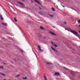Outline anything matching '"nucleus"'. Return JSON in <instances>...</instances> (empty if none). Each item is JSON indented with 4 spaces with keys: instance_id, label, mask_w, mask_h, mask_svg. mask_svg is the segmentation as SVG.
I'll return each mask as SVG.
<instances>
[{
    "instance_id": "obj_1",
    "label": "nucleus",
    "mask_w": 80,
    "mask_h": 80,
    "mask_svg": "<svg viewBox=\"0 0 80 80\" xmlns=\"http://www.w3.org/2000/svg\"><path fill=\"white\" fill-rule=\"evenodd\" d=\"M71 32L73 33V34H74V35L78 34V33H77L76 31H71Z\"/></svg>"
},
{
    "instance_id": "obj_2",
    "label": "nucleus",
    "mask_w": 80,
    "mask_h": 80,
    "mask_svg": "<svg viewBox=\"0 0 80 80\" xmlns=\"http://www.w3.org/2000/svg\"><path fill=\"white\" fill-rule=\"evenodd\" d=\"M38 47L39 48V50L40 52H43V50L41 49V47H40V46L39 45L38 46Z\"/></svg>"
},
{
    "instance_id": "obj_3",
    "label": "nucleus",
    "mask_w": 80,
    "mask_h": 80,
    "mask_svg": "<svg viewBox=\"0 0 80 80\" xmlns=\"http://www.w3.org/2000/svg\"><path fill=\"white\" fill-rule=\"evenodd\" d=\"M2 25H4V26H7V25H8L7 23H2Z\"/></svg>"
},
{
    "instance_id": "obj_4",
    "label": "nucleus",
    "mask_w": 80,
    "mask_h": 80,
    "mask_svg": "<svg viewBox=\"0 0 80 80\" xmlns=\"http://www.w3.org/2000/svg\"><path fill=\"white\" fill-rule=\"evenodd\" d=\"M18 3H19V4H20V5H23L24 6V7H25V5H24L23 4V3H21V2H18Z\"/></svg>"
},
{
    "instance_id": "obj_5",
    "label": "nucleus",
    "mask_w": 80,
    "mask_h": 80,
    "mask_svg": "<svg viewBox=\"0 0 80 80\" xmlns=\"http://www.w3.org/2000/svg\"><path fill=\"white\" fill-rule=\"evenodd\" d=\"M51 48H52V50H54V51L56 52H57V50H55V48H53V47H51Z\"/></svg>"
},
{
    "instance_id": "obj_6",
    "label": "nucleus",
    "mask_w": 80,
    "mask_h": 80,
    "mask_svg": "<svg viewBox=\"0 0 80 80\" xmlns=\"http://www.w3.org/2000/svg\"><path fill=\"white\" fill-rule=\"evenodd\" d=\"M0 18L1 19V20H3V18H2V16L0 14Z\"/></svg>"
},
{
    "instance_id": "obj_7",
    "label": "nucleus",
    "mask_w": 80,
    "mask_h": 80,
    "mask_svg": "<svg viewBox=\"0 0 80 80\" xmlns=\"http://www.w3.org/2000/svg\"><path fill=\"white\" fill-rule=\"evenodd\" d=\"M43 78L45 80H47V77L45 76V75H44L43 76Z\"/></svg>"
},
{
    "instance_id": "obj_8",
    "label": "nucleus",
    "mask_w": 80,
    "mask_h": 80,
    "mask_svg": "<svg viewBox=\"0 0 80 80\" xmlns=\"http://www.w3.org/2000/svg\"><path fill=\"white\" fill-rule=\"evenodd\" d=\"M60 74L58 73H55V75H58V76H59Z\"/></svg>"
},
{
    "instance_id": "obj_9",
    "label": "nucleus",
    "mask_w": 80,
    "mask_h": 80,
    "mask_svg": "<svg viewBox=\"0 0 80 80\" xmlns=\"http://www.w3.org/2000/svg\"><path fill=\"white\" fill-rule=\"evenodd\" d=\"M50 33H51V34H52V35H55V33L52 32H50Z\"/></svg>"
},
{
    "instance_id": "obj_10",
    "label": "nucleus",
    "mask_w": 80,
    "mask_h": 80,
    "mask_svg": "<svg viewBox=\"0 0 80 80\" xmlns=\"http://www.w3.org/2000/svg\"><path fill=\"white\" fill-rule=\"evenodd\" d=\"M47 64H49V65H52V63H51V62H47Z\"/></svg>"
},
{
    "instance_id": "obj_11",
    "label": "nucleus",
    "mask_w": 80,
    "mask_h": 80,
    "mask_svg": "<svg viewBox=\"0 0 80 80\" xmlns=\"http://www.w3.org/2000/svg\"><path fill=\"white\" fill-rule=\"evenodd\" d=\"M52 11L53 12H55V8H52Z\"/></svg>"
},
{
    "instance_id": "obj_12",
    "label": "nucleus",
    "mask_w": 80,
    "mask_h": 80,
    "mask_svg": "<svg viewBox=\"0 0 80 80\" xmlns=\"http://www.w3.org/2000/svg\"><path fill=\"white\" fill-rule=\"evenodd\" d=\"M40 29H41V30H44V29L43 28V27H40Z\"/></svg>"
},
{
    "instance_id": "obj_13",
    "label": "nucleus",
    "mask_w": 80,
    "mask_h": 80,
    "mask_svg": "<svg viewBox=\"0 0 80 80\" xmlns=\"http://www.w3.org/2000/svg\"><path fill=\"white\" fill-rule=\"evenodd\" d=\"M14 20H15V22H17V20L16 19V18H14Z\"/></svg>"
},
{
    "instance_id": "obj_14",
    "label": "nucleus",
    "mask_w": 80,
    "mask_h": 80,
    "mask_svg": "<svg viewBox=\"0 0 80 80\" xmlns=\"http://www.w3.org/2000/svg\"><path fill=\"white\" fill-rule=\"evenodd\" d=\"M27 77H25V78H23V80H25V79H27Z\"/></svg>"
},
{
    "instance_id": "obj_15",
    "label": "nucleus",
    "mask_w": 80,
    "mask_h": 80,
    "mask_svg": "<svg viewBox=\"0 0 80 80\" xmlns=\"http://www.w3.org/2000/svg\"><path fill=\"white\" fill-rule=\"evenodd\" d=\"M19 51H20V52H23V50H21V49H19Z\"/></svg>"
},
{
    "instance_id": "obj_16",
    "label": "nucleus",
    "mask_w": 80,
    "mask_h": 80,
    "mask_svg": "<svg viewBox=\"0 0 80 80\" xmlns=\"http://www.w3.org/2000/svg\"><path fill=\"white\" fill-rule=\"evenodd\" d=\"M50 17H53V15H51V14H50Z\"/></svg>"
},
{
    "instance_id": "obj_17",
    "label": "nucleus",
    "mask_w": 80,
    "mask_h": 80,
    "mask_svg": "<svg viewBox=\"0 0 80 80\" xmlns=\"http://www.w3.org/2000/svg\"><path fill=\"white\" fill-rule=\"evenodd\" d=\"M51 43H52L53 45H55V43H53V42H52Z\"/></svg>"
},
{
    "instance_id": "obj_18",
    "label": "nucleus",
    "mask_w": 80,
    "mask_h": 80,
    "mask_svg": "<svg viewBox=\"0 0 80 80\" xmlns=\"http://www.w3.org/2000/svg\"><path fill=\"white\" fill-rule=\"evenodd\" d=\"M35 2H37V3H38V1L36 0H35Z\"/></svg>"
},
{
    "instance_id": "obj_19",
    "label": "nucleus",
    "mask_w": 80,
    "mask_h": 80,
    "mask_svg": "<svg viewBox=\"0 0 80 80\" xmlns=\"http://www.w3.org/2000/svg\"><path fill=\"white\" fill-rule=\"evenodd\" d=\"M16 77H20V75H18Z\"/></svg>"
},
{
    "instance_id": "obj_20",
    "label": "nucleus",
    "mask_w": 80,
    "mask_h": 80,
    "mask_svg": "<svg viewBox=\"0 0 80 80\" xmlns=\"http://www.w3.org/2000/svg\"><path fill=\"white\" fill-rule=\"evenodd\" d=\"M54 46L55 47H58V46L56 45H54Z\"/></svg>"
},
{
    "instance_id": "obj_21",
    "label": "nucleus",
    "mask_w": 80,
    "mask_h": 80,
    "mask_svg": "<svg viewBox=\"0 0 80 80\" xmlns=\"http://www.w3.org/2000/svg\"><path fill=\"white\" fill-rule=\"evenodd\" d=\"M0 68H3V67L2 66V67H1V66H0Z\"/></svg>"
},
{
    "instance_id": "obj_22",
    "label": "nucleus",
    "mask_w": 80,
    "mask_h": 80,
    "mask_svg": "<svg viewBox=\"0 0 80 80\" xmlns=\"http://www.w3.org/2000/svg\"><path fill=\"white\" fill-rule=\"evenodd\" d=\"M2 76H4V77H5V74H2Z\"/></svg>"
},
{
    "instance_id": "obj_23",
    "label": "nucleus",
    "mask_w": 80,
    "mask_h": 80,
    "mask_svg": "<svg viewBox=\"0 0 80 80\" xmlns=\"http://www.w3.org/2000/svg\"><path fill=\"white\" fill-rule=\"evenodd\" d=\"M63 23H64V24H67V22H63Z\"/></svg>"
},
{
    "instance_id": "obj_24",
    "label": "nucleus",
    "mask_w": 80,
    "mask_h": 80,
    "mask_svg": "<svg viewBox=\"0 0 80 80\" xmlns=\"http://www.w3.org/2000/svg\"><path fill=\"white\" fill-rule=\"evenodd\" d=\"M39 14H41V15H43V13H42L41 12H40Z\"/></svg>"
},
{
    "instance_id": "obj_25",
    "label": "nucleus",
    "mask_w": 80,
    "mask_h": 80,
    "mask_svg": "<svg viewBox=\"0 0 80 80\" xmlns=\"http://www.w3.org/2000/svg\"><path fill=\"white\" fill-rule=\"evenodd\" d=\"M38 3H39V4H41V3L40 2H38Z\"/></svg>"
},
{
    "instance_id": "obj_26",
    "label": "nucleus",
    "mask_w": 80,
    "mask_h": 80,
    "mask_svg": "<svg viewBox=\"0 0 80 80\" xmlns=\"http://www.w3.org/2000/svg\"><path fill=\"white\" fill-rule=\"evenodd\" d=\"M38 3H39V4H41V3L40 2H38Z\"/></svg>"
},
{
    "instance_id": "obj_27",
    "label": "nucleus",
    "mask_w": 80,
    "mask_h": 80,
    "mask_svg": "<svg viewBox=\"0 0 80 80\" xmlns=\"http://www.w3.org/2000/svg\"><path fill=\"white\" fill-rule=\"evenodd\" d=\"M78 23H80V19L79 20V21H78Z\"/></svg>"
},
{
    "instance_id": "obj_28",
    "label": "nucleus",
    "mask_w": 80,
    "mask_h": 80,
    "mask_svg": "<svg viewBox=\"0 0 80 80\" xmlns=\"http://www.w3.org/2000/svg\"><path fill=\"white\" fill-rule=\"evenodd\" d=\"M22 2H25V0H22Z\"/></svg>"
},
{
    "instance_id": "obj_29",
    "label": "nucleus",
    "mask_w": 80,
    "mask_h": 80,
    "mask_svg": "<svg viewBox=\"0 0 80 80\" xmlns=\"http://www.w3.org/2000/svg\"><path fill=\"white\" fill-rule=\"evenodd\" d=\"M2 74L1 73H0V75H2Z\"/></svg>"
},
{
    "instance_id": "obj_30",
    "label": "nucleus",
    "mask_w": 80,
    "mask_h": 80,
    "mask_svg": "<svg viewBox=\"0 0 80 80\" xmlns=\"http://www.w3.org/2000/svg\"><path fill=\"white\" fill-rule=\"evenodd\" d=\"M62 7H65V6H62Z\"/></svg>"
},
{
    "instance_id": "obj_31",
    "label": "nucleus",
    "mask_w": 80,
    "mask_h": 80,
    "mask_svg": "<svg viewBox=\"0 0 80 80\" xmlns=\"http://www.w3.org/2000/svg\"><path fill=\"white\" fill-rule=\"evenodd\" d=\"M39 9H42V8H41L40 7L39 8Z\"/></svg>"
},
{
    "instance_id": "obj_32",
    "label": "nucleus",
    "mask_w": 80,
    "mask_h": 80,
    "mask_svg": "<svg viewBox=\"0 0 80 80\" xmlns=\"http://www.w3.org/2000/svg\"><path fill=\"white\" fill-rule=\"evenodd\" d=\"M4 65H5V64H6V63H4Z\"/></svg>"
},
{
    "instance_id": "obj_33",
    "label": "nucleus",
    "mask_w": 80,
    "mask_h": 80,
    "mask_svg": "<svg viewBox=\"0 0 80 80\" xmlns=\"http://www.w3.org/2000/svg\"><path fill=\"white\" fill-rule=\"evenodd\" d=\"M44 39H45V38H46L45 37H44Z\"/></svg>"
},
{
    "instance_id": "obj_34",
    "label": "nucleus",
    "mask_w": 80,
    "mask_h": 80,
    "mask_svg": "<svg viewBox=\"0 0 80 80\" xmlns=\"http://www.w3.org/2000/svg\"><path fill=\"white\" fill-rule=\"evenodd\" d=\"M79 27H80V24L79 26Z\"/></svg>"
},
{
    "instance_id": "obj_35",
    "label": "nucleus",
    "mask_w": 80,
    "mask_h": 80,
    "mask_svg": "<svg viewBox=\"0 0 80 80\" xmlns=\"http://www.w3.org/2000/svg\"><path fill=\"white\" fill-rule=\"evenodd\" d=\"M3 80H6V79H4Z\"/></svg>"
},
{
    "instance_id": "obj_36",
    "label": "nucleus",
    "mask_w": 80,
    "mask_h": 80,
    "mask_svg": "<svg viewBox=\"0 0 80 80\" xmlns=\"http://www.w3.org/2000/svg\"><path fill=\"white\" fill-rule=\"evenodd\" d=\"M32 3H33V2H32Z\"/></svg>"
},
{
    "instance_id": "obj_37",
    "label": "nucleus",
    "mask_w": 80,
    "mask_h": 80,
    "mask_svg": "<svg viewBox=\"0 0 80 80\" xmlns=\"http://www.w3.org/2000/svg\"><path fill=\"white\" fill-rule=\"evenodd\" d=\"M15 80H16V79H15Z\"/></svg>"
}]
</instances>
